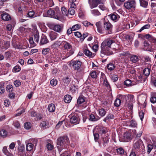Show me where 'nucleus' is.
<instances>
[{
    "label": "nucleus",
    "mask_w": 156,
    "mask_h": 156,
    "mask_svg": "<svg viewBox=\"0 0 156 156\" xmlns=\"http://www.w3.org/2000/svg\"><path fill=\"white\" fill-rule=\"evenodd\" d=\"M103 22V26L101 21L96 23L98 32L100 33L105 32L107 34H111L112 33V25L108 20H105V19H102Z\"/></svg>",
    "instance_id": "obj_1"
},
{
    "label": "nucleus",
    "mask_w": 156,
    "mask_h": 156,
    "mask_svg": "<svg viewBox=\"0 0 156 156\" xmlns=\"http://www.w3.org/2000/svg\"><path fill=\"white\" fill-rule=\"evenodd\" d=\"M114 42L112 40H107L103 41L101 45V56L103 57L104 55H110L113 54V52L110 50L111 45Z\"/></svg>",
    "instance_id": "obj_2"
},
{
    "label": "nucleus",
    "mask_w": 156,
    "mask_h": 156,
    "mask_svg": "<svg viewBox=\"0 0 156 156\" xmlns=\"http://www.w3.org/2000/svg\"><path fill=\"white\" fill-rule=\"evenodd\" d=\"M143 146L144 144L142 140L140 139L137 140L135 138L134 141L132 150L135 151L138 155Z\"/></svg>",
    "instance_id": "obj_3"
},
{
    "label": "nucleus",
    "mask_w": 156,
    "mask_h": 156,
    "mask_svg": "<svg viewBox=\"0 0 156 156\" xmlns=\"http://www.w3.org/2000/svg\"><path fill=\"white\" fill-rule=\"evenodd\" d=\"M62 44L64 49L67 51L66 55V57L67 58L72 55L74 53V49L73 48L69 43L67 42L64 41L62 42Z\"/></svg>",
    "instance_id": "obj_4"
},
{
    "label": "nucleus",
    "mask_w": 156,
    "mask_h": 156,
    "mask_svg": "<svg viewBox=\"0 0 156 156\" xmlns=\"http://www.w3.org/2000/svg\"><path fill=\"white\" fill-rule=\"evenodd\" d=\"M67 137L66 136L61 137L57 140V147L59 151H61L65 146L66 141H67Z\"/></svg>",
    "instance_id": "obj_5"
},
{
    "label": "nucleus",
    "mask_w": 156,
    "mask_h": 156,
    "mask_svg": "<svg viewBox=\"0 0 156 156\" xmlns=\"http://www.w3.org/2000/svg\"><path fill=\"white\" fill-rule=\"evenodd\" d=\"M125 7L127 9H129L131 8H135L136 6L135 0H128L124 3Z\"/></svg>",
    "instance_id": "obj_6"
},
{
    "label": "nucleus",
    "mask_w": 156,
    "mask_h": 156,
    "mask_svg": "<svg viewBox=\"0 0 156 156\" xmlns=\"http://www.w3.org/2000/svg\"><path fill=\"white\" fill-rule=\"evenodd\" d=\"M51 27L52 29L58 33H61L63 30V25L62 24L52 25Z\"/></svg>",
    "instance_id": "obj_7"
},
{
    "label": "nucleus",
    "mask_w": 156,
    "mask_h": 156,
    "mask_svg": "<svg viewBox=\"0 0 156 156\" xmlns=\"http://www.w3.org/2000/svg\"><path fill=\"white\" fill-rule=\"evenodd\" d=\"M71 64L75 70H78L80 67L81 62L79 60L72 61Z\"/></svg>",
    "instance_id": "obj_8"
},
{
    "label": "nucleus",
    "mask_w": 156,
    "mask_h": 156,
    "mask_svg": "<svg viewBox=\"0 0 156 156\" xmlns=\"http://www.w3.org/2000/svg\"><path fill=\"white\" fill-rule=\"evenodd\" d=\"M88 3L91 9L96 7L100 3L101 0H88Z\"/></svg>",
    "instance_id": "obj_9"
},
{
    "label": "nucleus",
    "mask_w": 156,
    "mask_h": 156,
    "mask_svg": "<svg viewBox=\"0 0 156 156\" xmlns=\"http://www.w3.org/2000/svg\"><path fill=\"white\" fill-rule=\"evenodd\" d=\"M61 54H59L58 55L52 56L50 58V63H54L55 62L60 61L61 60Z\"/></svg>",
    "instance_id": "obj_10"
},
{
    "label": "nucleus",
    "mask_w": 156,
    "mask_h": 156,
    "mask_svg": "<svg viewBox=\"0 0 156 156\" xmlns=\"http://www.w3.org/2000/svg\"><path fill=\"white\" fill-rule=\"evenodd\" d=\"M70 122L72 124H78L80 122V119L77 115H73L70 118Z\"/></svg>",
    "instance_id": "obj_11"
},
{
    "label": "nucleus",
    "mask_w": 156,
    "mask_h": 156,
    "mask_svg": "<svg viewBox=\"0 0 156 156\" xmlns=\"http://www.w3.org/2000/svg\"><path fill=\"white\" fill-rule=\"evenodd\" d=\"M47 16L52 17L55 19H57L58 17L55 15V12L54 10L50 9L47 11Z\"/></svg>",
    "instance_id": "obj_12"
},
{
    "label": "nucleus",
    "mask_w": 156,
    "mask_h": 156,
    "mask_svg": "<svg viewBox=\"0 0 156 156\" xmlns=\"http://www.w3.org/2000/svg\"><path fill=\"white\" fill-rule=\"evenodd\" d=\"M108 16L110 17L112 20L115 22L118 20L120 17V16L115 12L112 13Z\"/></svg>",
    "instance_id": "obj_13"
},
{
    "label": "nucleus",
    "mask_w": 156,
    "mask_h": 156,
    "mask_svg": "<svg viewBox=\"0 0 156 156\" xmlns=\"http://www.w3.org/2000/svg\"><path fill=\"white\" fill-rule=\"evenodd\" d=\"M49 42L46 36L42 34L40 40V45H44L47 43Z\"/></svg>",
    "instance_id": "obj_14"
},
{
    "label": "nucleus",
    "mask_w": 156,
    "mask_h": 156,
    "mask_svg": "<svg viewBox=\"0 0 156 156\" xmlns=\"http://www.w3.org/2000/svg\"><path fill=\"white\" fill-rule=\"evenodd\" d=\"M40 126L42 129H45L48 127L49 123L46 120H43L41 122Z\"/></svg>",
    "instance_id": "obj_15"
},
{
    "label": "nucleus",
    "mask_w": 156,
    "mask_h": 156,
    "mask_svg": "<svg viewBox=\"0 0 156 156\" xmlns=\"http://www.w3.org/2000/svg\"><path fill=\"white\" fill-rule=\"evenodd\" d=\"M151 64H149L147 68H145L143 71L144 74L145 76H148L150 73L151 69Z\"/></svg>",
    "instance_id": "obj_16"
},
{
    "label": "nucleus",
    "mask_w": 156,
    "mask_h": 156,
    "mask_svg": "<svg viewBox=\"0 0 156 156\" xmlns=\"http://www.w3.org/2000/svg\"><path fill=\"white\" fill-rule=\"evenodd\" d=\"M2 19L4 20L8 21L11 19V17L9 14L6 12H3L1 14Z\"/></svg>",
    "instance_id": "obj_17"
},
{
    "label": "nucleus",
    "mask_w": 156,
    "mask_h": 156,
    "mask_svg": "<svg viewBox=\"0 0 156 156\" xmlns=\"http://www.w3.org/2000/svg\"><path fill=\"white\" fill-rule=\"evenodd\" d=\"M85 55L90 58H93L95 55L94 53H92L87 49H86L84 51Z\"/></svg>",
    "instance_id": "obj_18"
},
{
    "label": "nucleus",
    "mask_w": 156,
    "mask_h": 156,
    "mask_svg": "<svg viewBox=\"0 0 156 156\" xmlns=\"http://www.w3.org/2000/svg\"><path fill=\"white\" fill-rule=\"evenodd\" d=\"M153 47V46L152 44H149L148 43L146 42L144 44V48L147 51H152L153 49H154Z\"/></svg>",
    "instance_id": "obj_19"
},
{
    "label": "nucleus",
    "mask_w": 156,
    "mask_h": 156,
    "mask_svg": "<svg viewBox=\"0 0 156 156\" xmlns=\"http://www.w3.org/2000/svg\"><path fill=\"white\" fill-rule=\"evenodd\" d=\"M114 115L111 114H109L106 117L103 119L104 121L105 122H108L110 120L114 119Z\"/></svg>",
    "instance_id": "obj_20"
},
{
    "label": "nucleus",
    "mask_w": 156,
    "mask_h": 156,
    "mask_svg": "<svg viewBox=\"0 0 156 156\" xmlns=\"http://www.w3.org/2000/svg\"><path fill=\"white\" fill-rule=\"evenodd\" d=\"M58 36V34L54 32H51L49 34V37L51 41L56 39Z\"/></svg>",
    "instance_id": "obj_21"
},
{
    "label": "nucleus",
    "mask_w": 156,
    "mask_h": 156,
    "mask_svg": "<svg viewBox=\"0 0 156 156\" xmlns=\"http://www.w3.org/2000/svg\"><path fill=\"white\" fill-rule=\"evenodd\" d=\"M48 111L50 112H54L55 109V105L53 104H49L48 107Z\"/></svg>",
    "instance_id": "obj_22"
},
{
    "label": "nucleus",
    "mask_w": 156,
    "mask_h": 156,
    "mask_svg": "<svg viewBox=\"0 0 156 156\" xmlns=\"http://www.w3.org/2000/svg\"><path fill=\"white\" fill-rule=\"evenodd\" d=\"M109 141V138L108 136H107L104 137H103L102 139V143L103 144V146L105 147L108 145Z\"/></svg>",
    "instance_id": "obj_23"
},
{
    "label": "nucleus",
    "mask_w": 156,
    "mask_h": 156,
    "mask_svg": "<svg viewBox=\"0 0 156 156\" xmlns=\"http://www.w3.org/2000/svg\"><path fill=\"white\" fill-rule=\"evenodd\" d=\"M2 151L7 156H13L12 154L8 151L6 147L5 146L3 147Z\"/></svg>",
    "instance_id": "obj_24"
},
{
    "label": "nucleus",
    "mask_w": 156,
    "mask_h": 156,
    "mask_svg": "<svg viewBox=\"0 0 156 156\" xmlns=\"http://www.w3.org/2000/svg\"><path fill=\"white\" fill-rule=\"evenodd\" d=\"M33 35L35 41L38 43L39 38V34L38 31H36V32L34 33Z\"/></svg>",
    "instance_id": "obj_25"
},
{
    "label": "nucleus",
    "mask_w": 156,
    "mask_h": 156,
    "mask_svg": "<svg viewBox=\"0 0 156 156\" xmlns=\"http://www.w3.org/2000/svg\"><path fill=\"white\" fill-rule=\"evenodd\" d=\"M131 61L133 63H136L139 61V58L137 55L132 56L130 58Z\"/></svg>",
    "instance_id": "obj_26"
},
{
    "label": "nucleus",
    "mask_w": 156,
    "mask_h": 156,
    "mask_svg": "<svg viewBox=\"0 0 156 156\" xmlns=\"http://www.w3.org/2000/svg\"><path fill=\"white\" fill-rule=\"evenodd\" d=\"M72 99V97L69 95H65L64 98V100L65 102L66 103H69Z\"/></svg>",
    "instance_id": "obj_27"
},
{
    "label": "nucleus",
    "mask_w": 156,
    "mask_h": 156,
    "mask_svg": "<svg viewBox=\"0 0 156 156\" xmlns=\"http://www.w3.org/2000/svg\"><path fill=\"white\" fill-rule=\"evenodd\" d=\"M140 5L144 8H146L148 5V2L144 0H139Z\"/></svg>",
    "instance_id": "obj_28"
},
{
    "label": "nucleus",
    "mask_w": 156,
    "mask_h": 156,
    "mask_svg": "<svg viewBox=\"0 0 156 156\" xmlns=\"http://www.w3.org/2000/svg\"><path fill=\"white\" fill-rule=\"evenodd\" d=\"M123 137L125 142H128L130 140V135L128 133H125L124 134Z\"/></svg>",
    "instance_id": "obj_29"
},
{
    "label": "nucleus",
    "mask_w": 156,
    "mask_h": 156,
    "mask_svg": "<svg viewBox=\"0 0 156 156\" xmlns=\"http://www.w3.org/2000/svg\"><path fill=\"white\" fill-rule=\"evenodd\" d=\"M107 66L108 70L110 71L113 70L115 68L114 64L112 63L108 64Z\"/></svg>",
    "instance_id": "obj_30"
},
{
    "label": "nucleus",
    "mask_w": 156,
    "mask_h": 156,
    "mask_svg": "<svg viewBox=\"0 0 156 156\" xmlns=\"http://www.w3.org/2000/svg\"><path fill=\"white\" fill-rule=\"evenodd\" d=\"M99 119V117H95L94 115L91 114L90 115L89 120L91 121H96L98 120Z\"/></svg>",
    "instance_id": "obj_31"
},
{
    "label": "nucleus",
    "mask_w": 156,
    "mask_h": 156,
    "mask_svg": "<svg viewBox=\"0 0 156 156\" xmlns=\"http://www.w3.org/2000/svg\"><path fill=\"white\" fill-rule=\"evenodd\" d=\"M129 126L133 127H136L137 126V124L136 122L133 120H132L129 123Z\"/></svg>",
    "instance_id": "obj_32"
},
{
    "label": "nucleus",
    "mask_w": 156,
    "mask_h": 156,
    "mask_svg": "<svg viewBox=\"0 0 156 156\" xmlns=\"http://www.w3.org/2000/svg\"><path fill=\"white\" fill-rule=\"evenodd\" d=\"M10 46V42L8 41H5L4 42V44L2 46V48L5 49L8 48Z\"/></svg>",
    "instance_id": "obj_33"
},
{
    "label": "nucleus",
    "mask_w": 156,
    "mask_h": 156,
    "mask_svg": "<svg viewBox=\"0 0 156 156\" xmlns=\"http://www.w3.org/2000/svg\"><path fill=\"white\" fill-rule=\"evenodd\" d=\"M84 101V98L82 96H80L77 100V103L79 104H81Z\"/></svg>",
    "instance_id": "obj_34"
},
{
    "label": "nucleus",
    "mask_w": 156,
    "mask_h": 156,
    "mask_svg": "<svg viewBox=\"0 0 156 156\" xmlns=\"http://www.w3.org/2000/svg\"><path fill=\"white\" fill-rule=\"evenodd\" d=\"M33 145L31 143H28L26 145V150L30 151L33 148Z\"/></svg>",
    "instance_id": "obj_35"
},
{
    "label": "nucleus",
    "mask_w": 156,
    "mask_h": 156,
    "mask_svg": "<svg viewBox=\"0 0 156 156\" xmlns=\"http://www.w3.org/2000/svg\"><path fill=\"white\" fill-rule=\"evenodd\" d=\"M7 135V132L4 129H2L0 131V135L2 137H5Z\"/></svg>",
    "instance_id": "obj_36"
},
{
    "label": "nucleus",
    "mask_w": 156,
    "mask_h": 156,
    "mask_svg": "<svg viewBox=\"0 0 156 156\" xmlns=\"http://www.w3.org/2000/svg\"><path fill=\"white\" fill-rule=\"evenodd\" d=\"M99 115L101 117L104 116L106 113L105 111L103 108H101L99 110Z\"/></svg>",
    "instance_id": "obj_37"
},
{
    "label": "nucleus",
    "mask_w": 156,
    "mask_h": 156,
    "mask_svg": "<svg viewBox=\"0 0 156 156\" xmlns=\"http://www.w3.org/2000/svg\"><path fill=\"white\" fill-rule=\"evenodd\" d=\"M92 14L95 16H99L101 15L100 13L97 9H94L91 11Z\"/></svg>",
    "instance_id": "obj_38"
},
{
    "label": "nucleus",
    "mask_w": 156,
    "mask_h": 156,
    "mask_svg": "<svg viewBox=\"0 0 156 156\" xmlns=\"http://www.w3.org/2000/svg\"><path fill=\"white\" fill-rule=\"evenodd\" d=\"M150 27V25L149 24L145 25L142 27L138 31L139 32H140L144 30L148 29Z\"/></svg>",
    "instance_id": "obj_39"
},
{
    "label": "nucleus",
    "mask_w": 156,
    "mask_h": 156,
    "mask_svg": "<svg viewBox=\"0 0 156 156\" xmlns=\"http://www.w3.org/2000/svg\"><path fill=\"white\" fill-rule=\"evenodd\" d=\"M124 84L127 86H132L133 84H132L131 80L129 79L126 80L124 82Z\"/></svg>",
    "instance_id": "obj_40"
},
{
    "label": "nucleus",
    "mask_w": 156,
    "mask_h": 156,
    "mask_svg": "<svg viewBox=\"0 0 156 156\" xmlns=\"http://www.w3.org/2000/svg\"><path fill=\"white\" fill-rule=\"evenodd\" d=\"M121 103V100L118 98H116L114 103V105L116 107H119Z\"/></svg>",
    "instance_id": "obj_41"
},
{
    "label": "nucleus",
    "mask_w": 156,
    "mask_h": 156,
    "mask_svg": "<svg viewBox=\"0 0 156 156\" xmlns=\"http://www.w3.org/2000/svg\"><path fill=\"white\" fill-rule=\"evenodd\" d=\"M81 27V26L80 24H76L73 26L72 27V30H73V31H75L76 30H78Z\"/></svg>",
    "instance_id": "obj_42"
},
{
    "label": "nucleus",
    "mask_w": 156,
    "mask_h": 156,
    "mask_svg": "<svg viewBox=\"0 0 156 156\" xmlns=\"http://www.w3.org/2000/svg\"><path fill=\"white\" fill-rule=\"evenodd\" d=\"M50 84L53 87L55 86L57 83V80L54 79H53L50 81Z\"/></svg>",
    "instance_id": "obj_43"
},
{
    "label": "nucleus",
    "mask_w": 156,
    "mask_h": 156,
    "mask_svg": "<svg viewBox=\"0 0 156 156\" xmlns=\"http://www.w3.org/2000/svg\"><path fill=\"white\" fill-rule=\"evenodd\" d=\"M83 25L86 27H90V26H93V24L88 22L87 21H85L82 22Z\"/></svg>",
    "instance_id": "obj_44"
},
{
    "label": "nucleus",
    "mask_w": 156,
    "mask_h": 156,
    "mask_svg": "<svg viewBox=\"0 0 156 156\" xmlns=\"http://www.w3.org/2000/svg\"><path fill=\"white\" fill-rule=\"evenodd\" d=\"M50 50V49L49 48H44L42 50V52L43 55H46L49 53Z\"/></svg>",
    "instance_id": "obj_45"
},
{
    "label": "nucleus",
    "mask_w": 156,
    "mask_h": 156,
    "mask_svg": "<svg viewBox=\"0 0 156 156\" xmlns=\"http://www.w3.org/2000/svg\"><path fill=\"white\" fill-rule=\"evenodd\" d=\"M144 38L146 39H148L150 41H151L153 39L154 37L152 36L149 34H147L144 36Z\"/></svg>",
    "instance_id": "obj_46"
},
{
    "label": "nucleus",
    "mask_w": 156,
    "mask_h": 156,
    "mask_svg": "<svg viewBox=\"0 0 156 156\" xmlns=\"http://www.w3.org/2000/svg\"><path fill=\"white\" fill-rule=\"evenodd\" d=\"M31 127V125L30 122H26L24 124V127L26 129H29Z\"/></svg>",
    "instance_id": "obj_47"
},
{
    "label": "nucleus",
    "mask_w": 156,
    "mask_h": 156,
    "mask_svg": "<svg viewBox=\"0 0 156 156\" xmlns=\"http://www.w3.org/2000/svg\"><path fill=\"white\" fill-rule=\"evenodd\" d=\"M21 70V68L19 65H17L15 66L13 69V71H14L15 72H20Z\"/></svg>",
    "instance_id": "obj_48"
},
{
    "label": "nucleus",
    "mask_w": 156,
    "mask_h": 156,
    "mask_svg": "<svg viewBox=\"0 0 156 156\" xmlns=\"http://www.w3.org/2000/svg\"><path fill=\"white\" fill-rule=\"evenodd\" d=\"M46 1L47 4L50 7L53 6L54 5L53 0H46Z\"/></svg>",
    "instance_id": "obj_49"
},
{
    "label": "nucleus",
    "mask_w": 156,
    "mask_h": 156,
    "mask_svg": "<svg viewBox=\"0 0 156 156\" xmlns=\"http://www.w3.org/2000/svg\"><path fill=\"white\" fill-rule=\"evenodd\" d=\"M61 10L62 14L66 16H67L68 12L67 11V9L66 8L62 7L61 8Z\"/></svg>",
    "instance_id": "obj_50"
},
{
    "label": "nucleus",
    "mask_w": 156,
    "mask_h": 156,
    "mask_svg": "<svg viewBox=\"0 0 156 156\" xmlns=\"http://www.w3.org/2000/svg\"><path fill=\"white\" fill-rule=\"evenodd\" d=\"M60 44V42L59 41H57L55 42L51 46L53 48H56Z\"/></svg>",
    "instance_id": "obj_51"
},
{
    "label": "nucleus",
    "mask_w": 156,
    "mask_h": 156,
    "mask_svg": "<svg viewBox=\"0 0 156 156\" xmlns=\"http://www.w3.org/2000/svg\"><path fill=\"white\" fill-rule=\"evenodd\" d=\"M11 53L10 51H8L5 53V56L6 59L10 58L11 57Z\"/></svg>",
    "instance_id": "obj_52"
},
{
    "label": "nucleus",
    "mask_w": 156,
    "mask_h": 156,
    "mask_svg": "<svg viewBox=\"0 0 156 156\" xmlns=\"http://www.w3.org/2000/svg\"><path fill=\"white\" fill-rule=\"evenodd\" d=\"M153 148V146L151 144H148L147 146V153L149 154Z\"/></svg>",
    "instance_id": "obj_53"
},
{
    "label": "nucleus",
    "mask_w": 156,
    "mask_h": 156,
    "mask_svg": "<svg viewBox=\"0 0 156 156\" xmlns=\"http://www.w3.org/2000/svg\"><path fill=\"white\" fill-rule=\"evenodd\" d=\"M117 151L118 153L121 154H124V150L121 147H120L117 149Z\"/></svg>",
    "instance_id": "obj_54"
},
{
    "label": "nucleus",
    "mask_w": 156,
    "mask_h": 156,
    "mask_svg": "<svg viewBox=\"0 0 156 156\" xmlns=\"http://www.w3.org/2000/svg\"><path fill=\"white\" fill-rule=\"evenodd\" d=\"M7 90L9 92H11L13 90V87L11 85H7L6 87Z\"/></svg>",
    "instance_id": "obj_55"
},
{
    "label": "nucleus",
    "mask_w": 156,
    "mask_h": 156,
    "mask_svg": "<svg viewBox=\"0 0 156 156\" xmlns=\"http://www.w3.org/2000/svg\"><path fill=\"white\" fill-rule=\"evenodd\" d=\"M35 14V12L33 11H30L27 14V15L29 17H34L35 16H34Z\"/></svg>",
    "instance_id": "obj_56"
},
{
    "label": "nucleus",
    "mask_w": 156,
    "mask_h": 156,
    "mask_svg": "<svg viewBox=\"0 0 156 156\" xmlns=\"http://www.w3.org/2000/svg\"><path fill=\"white\" fill-rule=\"evenodd\" d=\"M14 84L16 87H18L20 85L21 83L19 80H17L14 81Z\"/></svg>",
    "instance_id": "obj_57"
},
{
    "label": "nucleus",
    "mask_w": 156,
    "mask_h": 156,
    "mask_svg": "<svg viewBox=\"0 0 156 156\" xmlns=\"http://www.w3.org/2000/svg\"><path fill=\"white\" fill-rule=\"evenodd\" d=\"M125 38L128 41H131L132 40L133 37L130 34H127L125 37Z\"/></svg>",
    "instance_id": "obj_58"
},
{
    "label": "nucleus",
    "mask_w": 156,
    "mask_h": 156,
    "mask_svg": "<svg viewBox=\"0 0 156 156\" xmlns=\"http://www.w3.org/2000/svg\"><path fill=\"white\" fill-rule=\"evenodd\" d=\"M68 12H69L70 15H73L74 14L75 11L74 9L70 8L68 10Z\"/></svg>",
    "instance_id": "obj_59"
},
{
    "label": "nucleus",
    "mask_w": 156,
    "mask_h": 156,
    "mask_svg": "<svg viewBox=\"0 0 156 156\" xmlns=\"http://www.w3.org/2000/svg\"><path fill=\"white\" fill-rule=\"evenodd\" d=\"M47 147L49 150H52L54 148L53 146L50 143H48L47 145Z\"/></svg>",
    "instance_id": "obj_60"
},
{
    "label": "nucleus",
    "mask_w": 156,
    "mask_h": 156,
    "mask_svg": "<svg viewBox=\"0 0 156 156\" xmlns=\"http://www.w3.org/2000/svg\"><path fill=\"white\" fill-rule=\"evenodd\" d=\"M70 79L68 77L65 78L63 80L64 83L66 84H69L70 83Z\"/></svg>",
    "instance_id": "obj_61"
},
{
    "label": "nucleus",
    "mask_w": 156,
    "mask_h": 156,
    "mask_svg": "<svg viewBox=\"0 0 156 156\" xmlns=\"http://www.w3.org/2000/svg\"><path fill=\"white\" fill-rule=\"evenodd\" d=\"M74 35L78 37H80L81 39V37L82 36V34L80 32H74Z\"/></svg>",
    "instance_id": "obj_62"
},
{
    "label": "nucleus",
    "mask_w": 156,
    "mask_h": 156,
    "mask_svg": "<svg viewBox=\"0 0 156 156\" xmlns=\"http://www.w3.org/2000/svg\"><path fill=\"white\" fill-rule=\"evenodd\" d=\"M10 103V101L9 100H5L4 101V105L6 107L9 106Z\"/></svg>",
    "instance_id": "obj_63"
},
{
    "label": "nucleus",
    "mask_w": 156,
    "mask_h": 156,
    "mask_svg": "<svg viewBox=\"0 0 156 156\" xmlns=\"http://www.w3.org/2000/svg\"><path fill=\"white\" fill-rule=\"evenodd\" d=\"M88 36V34L87 33H84L82 35L81 39L83 41L84 39Z\"/></svg>",
    "instance_id": "obj_64"
}]
</instances>
